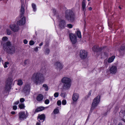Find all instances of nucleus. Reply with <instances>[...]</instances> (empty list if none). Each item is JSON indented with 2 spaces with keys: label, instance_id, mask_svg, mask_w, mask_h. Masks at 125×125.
Returning <instances> with one entry per match:
<instances>
[{
  "label": "nucleus",
  "instance_id": "34",
  "mask_svg": "<svg viewBox=\"0 0 125 125\" xmlns=\"http://www.w3.org/2000/svg\"><path fill=\"white\" fill-rule=\"evenodd\" d=\"M54 113L55 114H57L59 112V110L58 109H55L53 111Z\"/></svg>",
  "mask_w": 125,
  "mask_h": 125
},
{
  "label": "nucleus",
  "instance_id": "32",
  "mask_svg": "<svg viewBox=\"0 0 125 125\" xmlns=\"http://www.w3.org/2000/svg\"><path fill=\"white\" fill-rule=\"evenodd\" d=\"M125 49V44H123L120 48V50H123Z\"/></svg>",
  "mask_w": 125,
  "mask_h": 125
},
{
  "label": "nucleus",
  "instance_id": "29",
  "mask_svg": "<svg viewBox=\"0 0 125 125\" xmlns=\"http://www.w3.org/2000/svg\"><path fill=\"white\" fill-rule=\"evenodd\" d=\"M7 32L8 35H9L11 33V32L10 30L9 29H7L6 30Z\"/></svg>",
  "mask_w": 125,
  "mask_h": 125
},
{
  "label": "nucleus",
  "instance_id": "9",
  "mask_svg": "<svg viewBox=\"0 0 125 125\" xmlns=\"http://www.w3.org/2000/svg\"><path fill=\"white\" fill-rule=\"evenodd\" d=\"M55 68L58 70H60L62 69L63 67L62 64L59 62H56L54 64Z\"/></svg>",
  "mask_w": 125,
  "mask_h": 125
},
{
  "label": "nucleus",
  "instance_id": "40",
  "mask_svg": "<svg viewBox=\"0 0 125 125\" xmlns=\"http://www.w3.org/2000/svg\"><path fill=\"white\" fill-rule=\"evenodd\" d=\"M8 39V38L6 37H4L2 39V40L4 41L7 40Z\"/></svg>",
  "mask_w": 125,
  "mask_h": 125
},
{
  "label": "nucleus",
  "instance_id": "33",
  "mask_svg": "<svg viewBox=\"0 0 125 125\" xmlns=\"http://www.w3.org/2000/svg\"><path fill=\"white\" fill-rule=\"evenodd\" d=\"M45 53L46 54H48L50 52V50L48 48H47L46 49L45 51Z\"/></svg>",
  "mask_w": 125,
  "mask_h": 125
},
{
  "label": "nucleus",
  "instance_id": "30",
  "mask_svg": "<svg viewBox=\"0 0 125 125\" xmlns=\"http://www.w3.org/2000/svg\"><path fill=\"white\" fill-rule=\"evenodd\" d=\"M9 64V62H5L4 64V66L5 68H7L8 67V65Z\"/></svg>",
  "mask_w": 125,
  "mask_h": 125
},
{
  "label": "nucleus",
  "instance_id": "15",
  "mask_svg": "<svg viewBox=\"0 0 125 125\" xmlns=\"http://www.w3.org/2000/svg\"><path fill=\"white\" fill-rule=\"evenodd\" d=\"M19 119L20 120H23L26 118V115L24 112H21L19 113Z\"/></svg>",
  "mask_w": 125,
  "mask_h": 125
},
{
  "label": "nucleus",
  "instance_id": "54",
  "mask_svg": "<svg viewBox=\"0 0 125 125\" xmlns=\"http://www.w3.org/2000/svg\"><path fill=\"white\" fill-rule=\"evenodd\" d=\"M89 9L90 10H92V8L91 7H90L89 8Z\"/></svg>",
  "mask_w": 125,
  "mask_h": 125
},
{
  "label": "nucleus",
  "instance_id": "22",
  "mask_svg": "<svg viewBox=\"0 0 125 125\" xmlns=\"http://www.w3.org/2000/svg\"><path fill=\"white\" fill-rule=\"evenodd\" d=\"M44 109V107H43L41 106L37 108L35 111V112H40L43 110Z\"/></svg>",
  "mask_w": 125,
  "mask_h": 125
},
{
  "label": "nucleus",
  "instance_id": "13",
  "mask_svg": "<svg viewBox=\"0 0 125 125\" xmlns=\"http://www.w3.org/2000/svg\"><path fill=\"white\" fill-rule=\"evenodd\" d=\"M66 24V22L64 20L60 19L59 20V26L61 29L63 28Z\"/></svg>",
  "mask_w": 125,
  "mask_h": 125
},
{
  "label": "nucleus",
  "instance_id": "4",
  "mask_svg": "<svg viewBox=\"0 0 125 125\" xmlns=\"http://www.w3.org/2000/svg\"><path fill=\"white\" fill-rule=\"evenodd\" d=\"M65 18L68 21L71 22H73L75 19L73 12L70 10H68L65 12Z\"/></svg>",
  "mask_w": 125,
  "mask_h": 125
},
{
  "label": "nucleus",
  "instance_id": "42",
  "mask_svg": "<svg viewBox=\"0 0 125 125\" xmlns=\"http://www.w3.org/2000/svg\"><path fill=\"white\" fill-rule=\"evenodd\" d=\"M91 91H90L88 93V95L86 96L87 98L89 97L91 95Z\"/></svg>",
  "mask_w": 125,
  "mask_h": 125
},
{
  "label": "nucleus",
  "instance_id": "12",
  "mask_svg": "<svg viewBox=\"0 0 125 125\" xmlns=\"http://www.w3.org/2000/svg\"><path fill=\"white\" fill-rule=\"evenodd\" d=\"M10 27L11 29L14 31H18L19 29L18 25H16L14 24L10 25Z\"/></svg>",
  "mask_w": 125,
  "mask_h": 125
},
{
  "label": "nucleus",
  "instance_id": "27",
  "mask_svg": "<svg viewBox=\"0 0 125 125\" xmlns=\"http://www.w3.org/2000/svg\"><path fill=\"white\" fill-rule=\"evenodd\" d=\"M23 82L21 80L19 79L18 81L17 84L19 85H21L22 84Z\"/></svg>",
  "mask_w": 125,
  "mask_h": 125
},
{
  "label": "nucleus",
  "instance_id": "17",
  "mask_svg": "<svg viewBox=\"0 0 125 125\" xmlns=\"http://www.w3.org/2000/svg\"><path fill=\"white\" fill-rule=\"evenodd\" d=\"M79 97V94L77 93L74 94L73 95L72 99L73 101L74 102H76Z\"/></svg>",
  "mask_w": 125,
  "mask_h": 125
},
{
  "label": "nucleus",
  "instance_id": "11",
  "mask_svg": "<svg viewBox=\"0 0 125 125\" xmlns=\"http://www.w3.org/2000/svg\"><path fill=\"white\" fill-rule=\"evenodd\" d=\"M45 116L44 114H39L38 116V120L40 122H43L45 119Z\"/></svg>",
  "mask_w": 125,
  "mask_h": 125
},
{
  "label": "nucleus",
  "instance_id": "24",
  "mask_svg": "<svg viewBox=\"0 0 125 125\" xmlns=\"http://www.w3.org/2000/svg\"><path fill=\"white\" fill-rule=\"evenodd\" d=\"M19 107L20 109H24L25 107L24 104L23 103H21L19 104Z\"/></svg>",
  "mask_w": 125,
  "mask_h": 125
},
{
  "label": "nucleus",
  "instance_id": "56",
  "mask_svg": "<svg viewBox=\"0 0 125 125\" xmlns=\"http://www.w3.org/2000/svg\"><path fill=\"white\" fill-rule=\"evenodd\" d=\"M118 125H122L121 123H120L118 124Z\"/></svg>",
  "mask_w": 125,
  "mask_h": 125
},
{
  "label": "nucleus",
  "instance_id": "14",
  "mask_svg": "<svg viewBox=\"0 0 125 125\" xmlns=\"http://www.w3.org/2000/svg\"><path fill=\"white\" fill-rule=\"evenodd\" d=\"M30 86L29 84H27L25 85L23 90V91L25 93L28 94L30 91Z\"/></svg>",
  "mask_w": 125,
  "mask_h": 125
},
{
  "label": "nucleus",
  "instance_id": "55",
  "mask_svg": "<svg viewBox=\"0 0 125 125\" xmlns=\"http://www.w3.org/2000/svg\"><path fill=\"white\" fill-rule=\"evenodd\" d=\"M48 44H47V43H46V45H45V46L47 47V46H48Z\"/></svg>",
  "mask_w": 125,
  "mask_h": 125
},
{
  "label": "nucleus",
  "instance_id": "38",
  "mask_svg": "<svg viewBox=\"0 0 125 125\" xmlns=\"http://www.w3.org/2000/svg\"><path fill=\"white\" fill-rule=\"evenodd\" d=\"M67 26L69 28H72L73 25L71 24H69L67 25Z\"/></svg>",
  "mask_w": 125,
  "mask_h": 125
},
{
  "label": "nucleus",
  "instance_id": "8",
  "mask_svg": "<svg viewBox=\"0 0 125 125\" xmlns=\"http://www.w3.org/2000/svg\"><path fill=\"white\" fill-rule=\"evenodd\" d=\"M87 53L84 50H80V56L81 58L82 59H85L87 56Z\"/></svg>",
  "mask_w": 125,
  "mask_h": 125
},
{
  "label": "nucleus",
  "instance_id": "57",
  "mask_svg": "<svg viewBox=\"0 0 125 125\" xmlns=\"http://www.w3.org/2000/svg\"><path fill=\"white\" fill-rule=\"evenodd\" d=\"M119 8L120 9H121V8L120 6L119 7Z\"/></svg>",
  "mask_w": 125,
  "mask_h": 125
},
{
  "label": "nucleus",
  "instance_id": "25",
  "mask_svg": "<svg viewBox=\"0 0 125 125\" xmlns=\"http://www.w3.org/2000/svg\"><path fill=\"white\" fill-rule=\"evenodd\" d=\"M76 33L78 37L79 38H81L82 37L81 32L79 31H77Z\"/></svg>",
  "mask_w": 125,
  "mask_h": 125
},
{
  "label": "nucleus",
  "instance_id": "2",
  "mask_svg": "<svg viewBox=\"0 0 125 125\" xmlns=\"http://www.w3.org/2000/svg\"><path fill=\"white\" fill-rule=\"evenodd\" d=\"M61 82L63 84L62 89L63 90H68L70 88L71 84V79L69 77H65L61 80Z\"/></svg>",
  "mask_w": 125,
  "mask_h": 125
},
{
  "label": "nucleus",
  "instance_id": "39",
  "mask_svg": "<svg viewBox=\"0 0 125 125\" xmlns=\"http://www.w3.org/2000/svg\"><path fill=\"white\" fill-rule=\"evenodd\" d=\"M50 102L49 100L48 99H46L45 101V103L46 104H48Z\"/></svg>",
  "mask_w": 125,
  "mask_h": 125
},
{
  "label": "nucleus",
  "instance_id": "48",
  "mask_svg": "<svg viewBox=\"0 0 125 125\" xmlns=\"http://www.w3.org/2000/svg\"><path fill=\"white\" fill-rule=\"evenodd\" d=\"M28 62V60H25L24 62V64L25 65H26V64Z\"/></svg>",
  "mask_w": 125,
  "mask_h": 125
},
{
  "label": "nucleus",
  "instance_id": "1",
  "mask_svg": "<svg viewBox=\"0 0 125 125\" xmlns=\"http://www.w3.org/2000/svg\"><path fill=\"white\" fill-rule=\"evenodd\" d=\"M44 79L43 74L39 73H35L32 75L31 80L35 84H37L43 82Z\"/></svg>",
  "mask_w": 125,
  "mask_h": 125
},
{
  "label": "nucleus",
  "instance_id": "23",
  "mask_svg": "<svg viewBox=\"0 0 125 125\" xmlns=\"http://www.w3.org/2000/svg\"><path fill=\"white\" fill-rule=\"evenodd\" d=\"M115 58V56H113L111 58H109L108 60V62L109 63H111L112 62Z\"/></svg>",
  "mask_w": 125,
  "mask_h": 125
},
{
  "label": "nucleus",
  "instance_id": "6",
  "mask_svg": "<svg viewBox=\"0 0 125 125\" xmlns=\"http://www.w3.org/2000/svg\"><path fill=\"white\" fill-rule=\"evenodd\" d=\"M13 80L11 77L8 78L6 81L7 84L6 87V89L7 91L9 90L10 89V85L12 84Z\"/></svg>",
  "mask_w": 125,
  "mask_h": 125
},
{
  "label": "nucleus",
  "instance_id": "49",
  "mask_svg": "<svg viewBox=\"0 0 125 125\" xmlns=\"http://www.w3.org/2000/svg\"><path fill=\"white\" fill-rule=\"evenodd\" d=\"M120 113H122L124 115H125V110L121 112Z\"/></svg>",
  "mask_w": 125,
  "mask_h": 125
},
{
  "label": "nucleus",
  "instance_id": "44",
  "mask_svg": "<svg viewBox=\"0 0 125 125\" xmlns=\"http://www.w3.org/2000/svg\"><path fill=\"white\" fill-rule=\"evenodd\" d=\"M25 100L23 98H21L20 99V101L22 103Z\"/></svg>",
  "mask_w": 125,
  "mask_h": 125
},
{
  "label": "nucleus",
  "instance_id": "43",
  "mask_svg": "<svg viewBox=\"0 0 125 125\" xmlns=\"http://www.w3.org/2000/svg\"><path fill=\"white\" fill-rule=\"evenodd\" d=\"M57 104L58 105H60L61 104V101L60 100H59L57 102Z\"/></svg>",
  "mask_w": 125,
  "mask_h": 125
},
{
  "label": "nucleus",
  "instance_id": "52",
  "mask_svg": "<svg viewBox=\"0 0 125 125\" xmlns=\"http://www.w3.org/2000/svg\"><path fill=\"white\" fill-rule=\"evenodd\" d=\"M36 125H40V123H37L36 124Z\"/></svg>",
  "mask_w": 125,
  "mask_h": 125
},
{
  "label": "nucleus",
  "instance_id": "47",
  "mask_svg": "<svg viewBox=\"0 0 125 125\" xmlns=\"http://www.w3.org/2000/svg\"><path fill=\"white\" fill-rule=\"evenodd\" d=\"M28 41L26 39L24 40L23 42L25 44H27L28 43Z\"/></svg>",
  "mask_w": 125,
  "mask_h": 125
},
{
  "label": "nucleus",
  "instance_id": "53",
  "mask_svg": "<svg viewBox=\"0 0 125 125\" xmlns=\"http://www.w3.org/2000/svg\"><path fill=\"white\" fill-rule=\"evenodd\" d=\"M24 0H21V4H23V2Z\"/></svg>",
  "mask_w": 125,
  "mask_h": 125
},
{
  "label": "nucleus",
  "instance_id": "31",
  "mask_svg": "<svg viewBox=\"0 0 125 125\" xmlns=\"http://www.w3.org/2000/svg\"><path fill=\"white\" fill-rule=\"evenodd\" d=\"M43 87L44 88V89L46 91H48V87L47 85L46 84H43Z\"/></svg>",
  "mask_w": 125,
  "mask_h": 125
},
{
  "label": "nucleus",
  "instance_id": "37",
  "mask_svg": "<svg viewBox=\"0 0 125 125\" xmlns=\"http://www.w3.org/2000/svg\"><path fill=\"white\" fill-rule=\"evenodd\" d=\"M34 43V42L33 41L31 40L29 44L31 45H33Z\"/></svg>",
  "mask_w": 125,
  "mask_h": 125
},
{
  "label": "nucleus",
  "instance_id": "3",
  "mask_svg": "<svg viewBox=\"0 0 125 125\" xmlns=\"http://www.w3.org/2000/svg\"><path fill=\"white\" fill-rule=\"evenodd\" d=\"M3 48L5 51L8 53H12L15 51V48L12 46L10 42H8L3 45Z\"/></svg>",
  "mask_w": 125,
  "mask_h": 125
},
{
  "label": "nucleus",
  "instance_id": "45",
  "mask_svg": "<svg viewBox=\"0 0 125 125\" xmlns=\"http://www.w3.org/2000/svg\"><path fill=\"white\" fill-rule=\"evenodd\" d=\"M17 107L16 105H14L13 106V110H15L17 109Z\"/></svg>",
  "mask_w": 125,
  "mask_h": 125
},
{
  "label": "nucleus",
  "instance_id": "16",
  "mask_svg": "<svg viewBox=\"0 0 125 125\" xmlns=\"http://www.w3.org/2000/svg\"><path fill=\"white\" fill-rule=\"evenodd\" d=\"M25 22V17H23L20 20L17 21V24L18 25H21L24 24Z\"/></svg>",
  "mask_w": 125,
  "mask_h": 125
},
{
  "label": "nucleus",
  "instance_id": "51",
  "mask_svg": "<svg viewBox=\"0 0 125 125\" xmlns=\"http://www.w3.org/2000/svg\"><path fill=\"white\" fill-rule=\"evenodd\" d=\"M15 113V112L14 111H12L11 112V114L13 115Z\"/></svg>",
  "mask_w": 125,
  "mask_h": 125
},
{
  "label": "nucleus",
  "instance_id": "46",
  "mask_svg": "<svg viewBox=\"0 0 125 125\" xmlns=\"http://www.w3.org/2000/svg\"><path fill=\"white\" fill-rule=\"evenodd\" d=\"M19 101L18 100V101H16L15 102H14V104H19Z\"/></svg>",
  "mask_w": 125,
  "mask_h": 125
},
{
  "label": "nucleus",
  "instance_id": "10",
  "mask_svg": "<svg viewBox=\"0 0 125 125\" xmlns=\"http://www.w3.org/2000/svg\"><path fill=\"white\" fill-rule=\"evenodd\" d=\"M117 68L115 66H112L110 67L109 69V72L110 73L115 74L116 73Z\"/></svg>",
  "mask_w": 125,
  "mask_h": 125
},
{
  "label": "nucleus",
  "instance_id": "28",
  "mask_svg": "<svg viewBox=\"0 0 125 125\" xmlns=\"http://www.w3.org/2000/svg\"><path fill=\"white\" fill-rule=\"evenodd\" d=\"M60 95L61 96L65 98L67 94L66 93L62 92L60 94Z\"/></svg>",
  "mask_w": 125,
  "mask_h": 125
},
{
  "label": "nucleus",
  "instance_id": "50",
  "mask_svg": "<svg viewBox=\"0 0 125 125\" xmlns=\"http://www.w3.org/2000/svg\"><path fill=\"white\" fill-rule=\"evenodd\" d=\"M43 44V42H42L41 43L39 44V45L40 46H42Z\"/></svg>",
  "mask_w": 125,
  "mask_h": 125
},
{
  "label": "nucleus",
  "instance_id": "19",
  "mask_svg": "<svg viewBox=\"0 0 125 125\" xmlns=\"http://www.w3.org/2000/svg\"><path fill=\"white\" fill-rule=\"evenodd\" d=\"M85 1V0H83L82 4V10L83 11L84 13L86 11Z\"/></svg>",
  "mask_w": 125,
  "mask_h": 125
},
{
  "label": "nucleus",
  "instance_id": "20",
  "mask_svg": "<svg viewBox=\"0 0 125 125\" xmlns=\"http://www.w3.org/2000/svg\"><path fill=\"white\" fill-rule=\"evenodd\" d=\"M43 96L41 94L38 95L36 99L38 101H41L42 100Z\"/></svg>",
  "mask_w": 125,
  "mask_h": 125
},
{
  "label": "nucleus",
  "instance_id": "26",
  "mask_svg": "<svg viewBox=\"0 0 125 125\" xmlns=\"http://www.w3.org/2000/svg\"><path fill=\"white\" fill-rule=\"evenodd\" d=\"M31 6L33 9V10L34 11H35L36 10V5L34 3H32Z\"/></svg>",
  "mask_w": 125,
  "mask_h": 125
},
{
  "label": "nucleus",
  "instance_id": "36",
  "mask_svg": "<svg viewBox=\"0 0 125 125\" xmlns=\"http://www.w3.org/2000/svg\"><path fill=\"white\" fill-rule=\"evenodd\" d=\"M59 95V94L58 92L55 93L54 94V96L55 97H58Z\"/></svg>",
  "mask_w": 125,
  "mask_h": 125
},
{
  "label": "nucleus",
  "instance_id": "18",
  "mask_svg": "<svg viewBox=\"0 0 125 125\" xmlns=\"http://www.w3.org/2000/svg\"><path fill=\"white\" fill-rule=\"evenodd\" d=\"M92 50L94 52H98L101 51L102 49V48H99L98 47L94 46L92 48Z\"/></svg>",
  "mask_w": 125,
  "mask_h": 125
},
{
  "label": "nucleus",
  "instance_id": "21",
  "mask_svg": "<svg viewBox=\"0 0 125 125\" xmlns=\"http://www.w3.org/2000/svg\"><path fill=\"white\" fill-rule=\"evenodd\" d=\"M24 6L23 4H22L21 5V8L20 10V13L21 15H23L24 13Z\"/></svg>",
  "mask_w": 125,
  "mask_h": 125
},
{
  "label": "nucleus",
  "instance_id": "59",
  "mask_svg": "<svg viewBox=\"0 0 125 125\" xmlns=\"http://www.w3.org/2000/svg\"><path fill=\"white\" fill-rule=\"evenodd\" d=\"M106 115V114L105 115Z\"/></svg>",
  "mask_w": 125,
  "mask_h": 125
},
{
  "label": "nucleus",
  "instance_id": "5",
  "mask_svg": "<svg viewBox=\"0 0 125 125\" xmlns=\"http://www.w3.org/2000/svg\"><path fill=\"white\" fill-rule=\"evenodd\" d=\"M100 100V97L99 95L97 96L94 99L91 106V111L92 112L97 106Z\"/></svg>",
  "mask_w": 125,
  "mask_h": 125
},
{
  "label": "nucleus",
  "instance_id": "58",
  "mask_svg": "<svg viewBox=\"0 0 125 125\" xmlns=\"http://www.w3.org/2000/svg\"><path fill=\"white\" fill-rule=\"evenodd\" d=\"M42 69H44V68H42Z\"/></svg>",
  "mask_w": 125,
  "mask_h": 125
},
{
  "label": "nucleus",
  "instance_id": "41",
  "mask_svg": "<svg viewBox=\"0 0 125 125\" xmlns=\"http://www.w3.org/2000/svg\"><path fill=\"white\" fill-rule=\"evenodd\" d=\"M38 48H40L41 47H36L34 49V51L36 52H37L38 51Z\"/></svg>",
  "mask_w": 125,
  "mask_h": 125
},
{
  "label": "nucleus",
  "instance_id": "35",
  "mask_svg": "<svg viewBox=\"0 0 125 125\" xmlns=\"http://www.w3.org/2000/svg\"><path fill=\"white\" fill-rule=\"evenodd\" d=\"M62 104L63 105H65L66 103V100L65 99L63 100L62 102Z\"/></svg>",
  "mask_w": 125,
  "mask_h": 125
},
{
  "label": "nucleus",
  "instance_id": "7",
  "mask_svg": "<svg viewBox=\"0 0 125 125\" xmlns=\"http://www.w3.org/2000/svg\"><path fill=\"white\" fill-rule=\"evenodd\" d=\"M69 36L70 39L72 43L73 44L76 43L77 42L76 36L72 33H70Z\"/></svg>",
  "mask_w": 125,
  "mask_h": 125
}]
</instances>
